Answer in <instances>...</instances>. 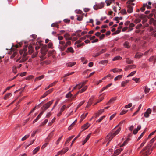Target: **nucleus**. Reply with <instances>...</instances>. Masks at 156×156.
I'll list each match as a JSON object with an SVG mask.
<instances>
[{"instance_id":"1","label":"nucleus","mask_w":156,"mask_h":156,"mask_svg":"<svg viewBox=\"0 0 156 156\" xmlns=\"http://www.w3.org/2000/svg\"><path fill=\"white\" fill-rule=\"evenodd\" d=\"M156 139V136L151 139L147 145V146L141 151V156H147L151 153L150 148L152 145V144Z\"/></svg>"},{"instance_id":"2","label":"nucleus","mask_w":156,"mask_h":156,"mask_svg":"<svg viewBox=\"0 0 156 156\" xmlns=\"http://www.w3.org/2000/svg\"><path fill=\"white\" fill-rule=\"evenodd\" d=\"M41 50V53L42 54V55L40 56V58H41V60H43L44 59V56L46 54V53L48 50L47 46L46 45L43 46Z\"/></svg>"},{"instance_id":"3","label":"nucleus","mask_w":156,"mask_h":156,"mask_svg":"<svg viewBox=\"0 0 156 156\" xmlns=\"http://www.w3.org/2000/svg\"><path fill=\"white\" fill-rule=\"evenodd\" d=\"M54 101V100H52L51 101H49L43 106L41 108L42 112H43V113L50 107V105L53 103Z\"/></svg>"},{"instance_id":"4","label":"nucleus","mask_w":156,"mask_h":156,"mask_svg":"<svg viewBox=\"0 0 156 156\" xmlns=\"http://www.w3.org/2000/svg\"><path fill=\"white\" fill-rule=\"evenodd\" d=\"M104 3L101 2L100 4L96 5L94 6V8L96 10H97L99 9H101L103 8L104 5Z\"/></svg>"},{"instance_id":"5","label":"nucleus","mask_w":156,"mask_h":156,"mask_svg":"<svg viewBox=\"0 0 156 156\" xmlns=\"http://www.w3.org/2000/svg\"><path fill=\"white\" fill-rule=\"evenodd\" d=\"M53 90L54 89L53 88H52L49 90H48L46 91L42 96H41V97L40 98L42 99L45 97L48 94L52 92Z\"/></svg>"},{"instance_id":"6","label":"nucleus","mask_w":156,"mask_h":156,"mask_svg":"<svg viewBox=\"0 0 156 156\" xmlns=\"http://www.w3.org/2000/svg\"><path fill=\"white\" fill-rule=\"evenodd\" d=\"M149 30L151 34L154 35V37H156V30L153 29V28L151 27H149Z\"/></svg>"},{"instance_id":"7","label":"nucleus","mask_w":156,"mask_h":156,"mask_svg":"<svg viewBox=\"0 0 156 156\" xmlns=\"http://www.w3.org/2000/svg\"><path fill=\"white\" fill-rule=\"evenodd\" d=\"M145 7H146L148 9L151 8V6H149V5H147V3H144L143 4V7L140 8V10L142 12H144L145 10Z\"/></svg>"},{"instance_id":"8","label":"nucleus","mask_w":156,"mask_h":156,"mask_svg":"<svg viewBox=\"0 0 156 156\" xmlns=\"http://www.w3.org/2000/svg\"><path fill=\"white\" fill-rule=\"evenodd\" d=\"M151 110L150 108H148L145 112L144 114V116L146 118H148L149 116V114L151 113Z\"/></svg>"},{"instance_id":"9","label":"nucleus","mask_w":156,"mask_h":156,"mask_svg":"<svg viewBox=\"0 0 156 156\" xmlns=\"http://www.w3.org/2000/svg\"><path fill=\"white\" fill-rule=\"evenodd\" d=\"M127 11L129 13L132 12L133 10V7L130 4H127Z\"/></svg>"},{"instance_id":"10","label":"nucleus","mask_w":156,"mask_h":156,"mask_svg":"<svg viewBox=\"0 0 156 156\" xmlns=\"http://www.w3.org/2000/svg\"><path fill=\"white\" fill-rule=\"evenodd\" d=\"M116 135L114 133H111V134H109L105 138V140H107L108 139H110L111 137V138H113Z\"/></svg>"},{"instance_id":"11","label":"nucleus","mask_w":156,"mask_h":156,"mask_svg":"<svg viewBox=\"0 0 156 156\" xmlns=\"http://www.w3.org/2000/svg\"><path fill=\"white\" fill-rule=\"evenodd\" d=\"M116 135L114 133H111V134H109L105 138V140H107L108 139H110L111 137V138H113Z\"/></svg>"},{"instance_id":"12","label":"nucleus","mask_w":156,"mask_h":156,"mask_svg":"<svg viewBox=\"0 0 156 156\" xmlns=\"http://www.w3.org/2000/svg\"><path fill=\"white\" fill-rule=\"evenodd\" d=\"M105 51H106L105 49H102L101 51H100L99 52H98L95 54H94L93 56L95 57H96L99 56L101 54L105 52Z\"/></svg>"},{"instance_id":"13","label":"nucleus","mask_w":156,"mask_h":156,"mask_svg":"<svg viewBox=\"0 0 156 156\" xmlns=\"http://www.w3.org/2000/svg\"><path fill=\"white\" fill-rule=\"evenodd\" d=\"M122 150V149H119L116 150L115 151L113 156H116V155H119Z\"/></svg>"},{"instance_id":"14","label":"nucleus","mask_w":156,"mask_h":156,"mask_svg":"<svg viewBox=\"0 0 156 156\" xmlns=\"http://www.w3.org/2000/svg\"><path fill=\"white\" fill-rule=\"evenodd\" d=\"M116 98L115 97H113L111 98L109 101L106 103L107 105H108L113 103L114 101L116 100Z\"/></svg>"},{"instance_id":"15","label":"nucleus","mask_w":156,"mask_h":156,"mask_svg":"<svg viewBox=\"0 0 156 156\" xmlns=\"http://www.w3.org/2000/svg\"><path fill=\"white\" fill-rule=\"evenodd\" d=\"M149 24H153L154 25H156V20H154L153 18H151L149 20Z\"/></svg>"},{"instance_id":"16","label":"nucleus","mask_w":156,"mask_h":156,"mask_svg":"<svg viewBox=\"0 0 156 156\" xmlns=\"http://www.w3.org/2000/svg\"><path fill=\"white\" fill-rule=\"evenodd\" d=\"M89 126L90 125L88 123H87L86 124L84 125L82 127V129H83V131H84L87 129Z\"/></svg>"},{"instance_id":"17","label":"nucleus","mask_w":156,"mask_h":156,"mask_svg":"<svg viewBox=\"0 0 156 156\" xmlns=\"http://www.w3.org/2000/svg\"><path fill=\"white\" fill-rule=\"evenodd\" d=\"M43 112H42V111L38 115L37 117L36 118V119H34L33 121V123H34L36 122L39 119V118L41 116L42 114H43Z\"/></svg>"},{"instance_id":"18","label":"nucleus","mask_w":156,"mask_h":156,"mask_svg":"<svg viewBox=\"0 0 156 156\" xmlns=\"http://www.w3.org/2000/svg\"><path fill=\"white\" fill-rule=\"evenodd\" d=\"M104 111V109H101L99 110L98 112L95 114L96 117H98Z\"/></svg>"},{"instance_id":"19","label":"nucleus","mask_w":156,"mask_h":156,"mask_svg":"<svg viewBox=\"0 0 156 156\" xmlns=\"http://www.w3.org/2000/svg\"><path fill=\"white\" fill-rule=\"evenodd\" d=\"M76 64V62H69L66 64V66L68 67H72Z\"/></svg>"},{"instance_id":"20","label":"nucleus","mask_w":156,"mask_h":156,"mask_svg":"<svg viewBox=\"0 0 156 156\" xmlns=\"http://www.w3.org/2000/svg\"><path fill=\"white\" fill-rule=\"evenodd\" d=\"M126 62L128 64H130L133 63V61L130 59L129 58H126Z\"/></svg>"},{"instance_id":"21","label":"nucleus","mask_w":156,"mask_h":156,"mask_svg":"<svg viewBox=\"0 0 156 156\" xmlns=\"http://www.w3.org/2000/svg\"><path fill=\"white\" fill-rule=\"evenodd\" d=\"M122 70V69H119L117 68H114L111 70V71H112L114 73L121 72Z\"/></svg>"},{"instance_id":"22","label":"nucleus","mask_w":156,"mask_h":156,"mask_svg":"<svg viewBox=\"0 0 156 156\" xmlns=\"http://www.w3.org/2000/svg\"><path fill=\"white\" fill-rule=\"evenodd\" d=\"M148 140V138H146L145 139L143 142L140 145L139 147L138 148V149H140L142 147H143L145 143H146V142L147 141V140Z\"/></svg>"},{"instance_id":"23","label":"nucleus","mask_w":156,"mask_h":156,"mask_svg":"<svg viewBox=\"0 0 156 156\" xmlns=\"http://www.w3.org/2000/svg\"><path fill=\"white\" fill-rule=\"evenodd\" d=\"M66 52H70L72 53H73L74 52V51L72 48L71 47H70L69 48H68L67 50L66 51Z\"/></svg>"},{"instance_id":"24","label":"nucleus","mask_w":156,"mask_h":156,"mask_svg":"<svg viewBox=\"0 0 156 156\" xmlns=\"http://www.w3.org/2000/svg\"><path fill=\"white\" fill-rule=\"evenodd\" d=\"M28 52L30 54H31L33 53L34 51L33 48L31 45H30L28 47Z\"/></svg>"},{"instance_id":"25","label":"nucleus","mask_w":156,"mask_h":156,"mask_svg":"<svg viewBox=\"0 0 156 156\" xmlns=\"http://www.w3.org/2000/svg\"><path fill=\"white\" fill-rule=\"evenodd\" d=\"M124 46L125 48H129L130 47V46L129 45V43L127 41H126L124 43Z\"/></svg>"},{"instance_id":"26","label":"nucleus","mask_w":156,"mask_h":156,"mask_svg":"<svg viewBox=\"0 0 156 156\" xmlns=\"http://www.w3.org/2000/svg\"><path fill=\"white\" fill-rule=\"evenodd\" d=\"M134 26L135 25L133 23H131L129 24V29L130 31H131L133 30V27H134Z\"/></svg>"},{"instance_id":"27","label":"nucleus","mask_w":156,"mask_h":156,"mask_svg":"<svg viewBox=\"0 0 156 156\" xmlns=\"http://www.w3.org/2000/svg\"><path fill=\"white\" fill-rule=\"evenodd\" d=\"M122 27L121 26H119L118 28V30L115 33H113V34H116L119 33L121 31V29L122 28Z\"/></svg>"},{"instance_id":"28","label":"nucleus","mask_w":156,"mask_h":156,"mask_svg":"<svg viewBox=\"0 0 156 156\" xmlns=\"http://www.w3.org/2000/svg\"><path fill=\"white\" fill-rule=\"evenodd\" d=\"M40 149V147H38L35 148L33 151V153L34 154H35L37 153L39 150Z\"/></svg>"},{"instance_id":"29","label":"nucleus","mask_w":156,"mask_h":156,"mask_svg":"<svg viewBox=\"0 0 156 156\" xmlns=\"http://www.w3.org/2000/svg\"><path fill=\"white\" fill-rule=\"evenodd\" d=\"M147 128L145 129V130L141 134L140 136H139V137L137 139V140L138 141L140 140L143 136L144 133L146 132V130L147 129Z\"/></svg>"},{"instance_id":"30","label":"nucleus","mask_w":156,"mask_h":156,"mask_svg":"<svg viewBox=\"0 0 156 156\" xmlns=\"http://www.w3.org/2000/svg\"><path fill=\"white\" fill-rule=\"evenodd\" d=\"M122 57L119 56H117L115 57L113 59V61H115L117 60H120L122 59Z\"/></svg>"},{"instance_id":"31","label":"nucleus","mask_w":156,"mask_h":156,"mask_svg":"<svg viewBox=\"0 0 156 156\" xmlns=\"http://www.w3.org/2000/svg\"><path fill=\"white\" fill-rule=\"evenodd\" d=\"M53 132H51L49 135H48L47 139L46 140H50V138L52 137L53 136Z\"/></svg>"},{"instance_id":"32","label":"nucleus","mask_w":156,"mask_h":156,"mask_svg":"<svg viewBox=\"0 0 156 156\" xmlns=\"http://www.w3.org/2000/svg\"><path fill=\"white\" fill-rule=\"evenodd\" d=\"M114 0H106L105 2L107 4V6H109L112 2Z\"/></svg>"},{"instance_id":"33","label":"nucleus","mask_w":156,"mask_h":156,"mask_svg":"<svg viewBox=\"0 0 156 156\" xmlns=\"http://www.w3.org/2000/svg\"><path fill=\"white\" fill-rule=\"evenodd\" d=\"M80 135V133L78 134L76 137H75L73 140H72V142L70 145L71 146H72L73 143L75 141H76V139Z\"/></svg>"},{"instance_id":"34","label":"nucleus","mask_w":156,"mask_h":156,"mask_svg":"<svg viewBox=\"0 0 156 156\" xmlns=\"http://www.w3.org/2000/svg\"><path fill=\"white\" fill-rule=\"evenodd\" d=\"M144 92L145 93H147L149 92L150 89L148 88L147 86H146L144 87Z\"/></svg>"},{"instance_id":"35","label":"nucleus","mask_w":156,"mask_h":156,"mask_svg":"<svg viewBox=\"0 0 156 156\" xmlns=\"http://www.w3.org/2000/svg\"><path fill=\"white\" fill-rule=\"evenodd\" d=\"M122 75H118L114 78L115 81H116L119 80V79H121L122 77Z\"/></svg>"},{"instance_id":"36","label":"nucleus","mask_w":156,"mask_h":156,"mask_svg":"<svg viewBox=\"0 0 156 156\" xmlns=\"http://www.w3.org/2000/svg\"><path fill=\"white\" fill-rule=\"evenodd\" d=\"M108 62V61L107 60H105L100 61L99 62V64H107Z\"/></svg>"},{"instance_id":"37","label":"nucleus","mask_w":156,"mask_h":156,"mask_svg":"<svg viewBox=\"0 0 156 156\" xmlns=\"http://www.w3.org/2000/svg\"><path fill=\"white\" fill-rule=\"evenodd\" d=\"M11 94V93H9L6 94L4 96V99L5 100H6L7 99H8L9 97Z\"/></svg>"},{"instance_id":"38","label":"nucleus","mask_w":156,"mask_h":156,"mask_svg":"<svg viewBox=\"0 0 156 156\" xmlns=\"http://www.w3.org/2000/svg\"><path fill=\"white\" fill-rule=\"evenodd\" d=\"M129 80H126L122 82L121 83V86L123 87L125 86V85L129 82Z\"/></svg>"},{"instance_id":"39","label":"nucleus","mask_w":156,"mask_h":156,"mask_svg":"<svg viewBox=\"0 0 156 156\" xmlns=\"http://www.w3.org/2000/svg\"><path fill=\"white\" fill-rule=\"evenodd\" d=\"M44 75H42L39 77H36L35 79V81L40 80L41 79L43 78L44 77Z\"/></svg>"},{"instance_id":"40","label":"nucleus","mask_w":156,"mask_h":156,"mask_svg":"<svg viewBox=\"0 0 156 156\" xmlns=\"http://www.w3.org/2000/svg\"><path fill=\"white\" fill-rule=\"evenodd\" d=\"M87 87V86H86L84 87L83 88L81 89L78 92H79V93H82L86 90Z\"/></svg>"},{"instance_id":"41","label":"nucleus","mask_w":156,"mask_h":156,"mask_svg":"<svg viewBox=\"0 0 156 156\" xmlns=\"http://www.w3.org/2000/svg\"><path fill=\"white\" fill-rule=\"evenodd\" d=\"M91 135V133H89L86 137V138L84 140L85 142H86L90 138Z\"/></svg>"},{"instance_id":"42","label":"nucleus","mask_w":156,"mask_h":156,"mask_svg":"<svg viewBox=\"0 0 156 156\" xmlns=\"http://www.w3.org/2000/svg\"><path fill=\"white\" fill-rule=\"evenodd\" d=\"M30 136V135L29 134L25 135L23 137L22 139L21 140L22 141H24L27 138Z\"/></svg>"},{"instance_id":"43","label":"nucleus","mask_w":156,"mask_h":156,"mask_svg":"<svg viewBox=\"0 0 156 156\" xmlns=\"http://www.w3.org/2000/svg\"><path fill=\"white\" fill-rule=\"evenodd\" d=\"M51 27H57V28H59V26H58V23H52L51 25Z\"/></svg>"},{"instance_id":"44","label":"nucleus","mask_w":156,"mask_h":156,"mask_svg":"<svg viewBox=\"0 0 156 156\" xmlns=\"http://www.w3.org/2000/svg\"><path fill=\"white\" fill-rule=\"evenodd\" d=\"M105 117V116H103L100 117L98 120L96 121V122H100Z\"/></svg>"},{"instance_id":"45","label":"nucleus","mask_w":156,"mask_h":156,"mask_svg":"<svg viewBox=\"0 0 156 156\" xmlns=\"http://www.w3.org/2000/svg\"><path fill=\"white\" fill-rule=\"evenodd\" d=\"M136 72V71H134L131 72L129 75L127 76V77L131 76L133 75Z\"/></svg>"},{"instance_id":"46","label":"nucleus","mask_w":156,"mask_h":156,"mask_svg":"<svg viewBox=\"0 0 156 156\" xmlns=\"http://www.w3.org/2000/svg\"><path fill=\"white\" fill-rule=\"evenodd\" d=\"M92 103V101L90 99L88 104L86 106V108H88L89 106H90L91 105Z\"/></svg>"},{"instance_id":"47","label":"nucleus","mask_w":156,"mask_h":156,"mask_svg":"<svg viewBox=\"0 0 156 156\" xmlns=\"http://www.w3.org/2000/svg\"><path fill=\"white\" fill-rule=\"evenodd\" d=\"M17 52L16 51H15L13 52V53L12 54V55L11 56L10 58H13L15 56L17 55Z\"/></svg>"},{"instance_id":"48","label":"nucleus","mask_w":156,"mask_h":156,"mask_svg":"<svg viewBox=\"0 0 156 156\" xmlns=\"http://www.w3.org/2000/svg\"><path fill=\"white\" fill-rule=\"evenodd\" d=\"M23 55L22 57L23 58H26L27 59L28 58L26 57V56L27 55V52H23Z\"/></svg>"},{"instance_id":"49","label":"nucleus","mask_w":156,"mask_h":156,"mask_svg":"<svg viewBox=\"0 0 156 156\" xmlns=\"http://www.w3.org/2000/svg\"><path fill=\"white\" fill-rule=\"evenodd\" d=\"M12 72L15 73L16 74L17 73L16 67L15 66H13L12 67Z\"/></svg>"},{"instance_id":"50","label":"nucleus","mask_w":156,"mask_h":156,"mask_svg":"<svg viewBox=\"0 0 156 156\" xmlns=\"http://www.w3.org/2000/svg\"><path fill=\"white\" fill-rule=\"evenodd\" d=\"M72 96V94H71V92H69V93L67 94L66 96V98L71 97Z\"/></svg>"},{"instance_id":"51","label":"nucleus","mask_w":156,"mask_h":156,"mask_svg":"<svg viewBox=\"0 0 156 156\" xmlns=\"http://www.w3.org/2000/svg\"><path fill=\"white\" fill-rule=\"evenodd\" d=\"M136 66L134 65H130L128 66V67H129V69H131L135 68Z\"/></svg>"},{"instance_id":"52","label":"nucleus","mask_w":156,"mask_h":156,"mask_svg":"<svg viewBox=\"0 0 156 156\" xmlns=\"http://www.w3.org/2000/svg\"><path fill=\"white\" fill-rule=\"evenodd\" d=\"M129 139H127V140H126L120 146V147H123L126 144H127V140H129Z\"/></svg>"},{"instance_id":"53","label":"nucleus","mask_w":156,"mask_h":156,"mask_svg":"<svg viewBox=\"0 0 156 156\" xmlns=\"http://www.w3.org/2000/svg\"><path fill=\"white\" fill-rule=\"evenodd\" d=\"M68 150V149L67 147L63 149L61 151H62V153L64 154Z\"/></svg>"},{"instance_id":"54","label":"nucleus","mask_w":156,"mask_h":156,"mask_svg":"<svg viewBox=\"0 0 156 156\" xmlns=\"http://www.w3.org/2000/svg\"><path fill=\"white\" fill-rule=\"evenodd\" d=\"M121 130V128L120 127L118 129H117L115 132V133L116 135L118 134L120 131Z\"/></svg>"},{"instance_id":"55","label":"nucleus","mask_w":156,"mask_h":156,"mask_svg":"<svg viewBox=\"0 0 156 156\" xmlns=\"http://www.w3.org/2000/svg\"><path fill=\"white\" fill-rule=\"evenodd\" d=\"M27 51V47H26L23 49L22 51H20V54H21L22 53H23V52H26Z\"/></svg>"},{"instance_id":"56","label":"nucleus","mask_w":156,"mask_h":156,"mask_svg":"<svg viewBox=\"0 0 156 156\" xmlns=\"http://www.w3.org/2000/svg\"><path fill=\"white\" fill-rule=\"evenodd\" d=\"M39 46H36L35 48L36 50L37 51L40 48L42 44L41 43H39Z\"/></svg>"},{"instance_id":"57","label":"nucleus","mask_w":156,"mask_h":156,"mask_svg":"<svg viewBox=\"0 0 156 156\" xmlns=\"http://www.w3.org/2000/svg\"><path fill=\"white\" fill-rule=\"evenodd\" d=\"M62 136H61L60 137H59L58 139V140H57V141H56V144H57V145H58L59 143V142L61 140V138H62Z\"/></svg>"},{"instance_id":"58","label":"nucleus","mask_w":156,"mask_h":156,"mask_svg":"<svg viewBox=\"0 0 156 156\" xmlns=\"http://www.w3.org/2000/svg\"><path fill=\"white\" fill-rule=\"evenodd\" d=\"M27 60V58H23V57H22V59L21 60H20V61H19V62L22 63L23 62Z\"/></svg>"},{"instance_id":"59","label":"nucleus","mask_w":156,"mask_h":156,"mask_svg":"<svg viewBox=\"0 0 156 156\" xmlns=\"http://www.w3.org/2000/svg\"><path fill=\"white\" fill-rule=\"evenodd\" d=\"M85 102V101H83L80 102L78 105L77 107V108H79Z\"/></svg>"},{"instance_id":"60","label":"nucleus","mask_w":156,"mask_h":156,"mask_svg":"<svg viewBox=\"0 0 156 156\" xmlns=\"http://www.w3.org/2000/svg\"><path fill=\"white\" fill-rule=\"evenodd\" d=\"M132 106V104L131 103H129L128 105H126L125 106V108H127L131 107Z\"/></svg>"},{"instance_id":"61","label":"nucleus","mask_w":156,"mask_h":156,"mask_svg":"<svg viewBox=\"0 0 156 156\" xmlns=\"http://www.w3.org/2000/svg\"><path fill=\"white\" fill-rule=\"evenodd\" d=\"M66 108V106L65 105H63L61 108L60 111H61V112H62L65 110Z\"/></svg>"},{"instance_id":"62","label":"nucleus","mask_w":156,"mask_h":156,"mask_svg":"<svg viewBox=\"0 0 156 156\" xmlns=\"http://www.w3.org/2000/svg\"><path fill=\"white\" fill-rule=\"evenodd\" d=\"M52 46L53 44L52 43H49L48 44V47L50 48H52Z\"/></svg>"},{"instance_id":"63","label":"nucleus","mask_w":156,"mask_h":156,"mask_svg":"<svg viewBox=\"0 0 156 156\" xmlns=\"http://www.w3.org/2000/svg\"><path fill=\"white\" fill-rule=\"evenodd\" d=\"M57 82V81H55V82H53V83H52L51 84H49V86L51 87L55 85Z\"/></svg>"},{"instance_id":"64","label":"nucleus","mask_w":156,"mask_h":156,"mask_svg":"<svg viewBox=\"0 0 156 156\" xmlns=\"http://www.w3.org/2000/svg\"><path fill=\"white\" fill-rule=\"evenodd\" d=\"M121 12L123 14H126L127 12L125 9H123L121 10Z\"/></svg>"}]
</instances>
